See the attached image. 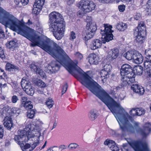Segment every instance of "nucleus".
I'll list each match as a JSON object with an SVG mask.
<instances>
[{"instance_id": "2eb2a0df", "label": "nucleus", "mask_w": 151, "mask_h": 151, "mask_svg": "<svg viewBox=\"0 0 151 151\" xmlns=\"http://www.w3.org/2000/svg\"><path fill=\"white\" fill-rule=\"evenodd\" d=\"M137 51L135 50H129L124 53L123 56L125 57L127 60H130L134 58V56L135 55Z\"/></svg>"}, {"instance_id": "7ed1b4c3", "label": "nucleus", "mask_w": 151, "mask_h": 151, "mask_svg": "<svg viewBox=\"0 0 151 151\" xmlns=\"http://www.w3.org/2000/svg\"><path fill=\"white\" fill-rule=\"evenodd\" d=\"M29 130L30 131L31 129L29 128L25 129L24 130H18V134L15 136V139L20 142V143H22L23 142H27L32 138L36 139L38 141H42L43 139L45 130L40 128L39 129L32 131L33 134H29Z\"/></svg>"}, {"instance_id": "603ef678", "label": "nucleus", "mask_w": 151, "mask_h": 151, "mask_svg": "<svg viewBox=\"0 0 151 151\" xmlns=\"http://www.w3.org/2000/svg\"><path fill=\"white\" fill-rule=\"evenodd\" d=\"M66 148V146L63 145H61L58 147L59 150L60 151L64 150Z\"/></svg>"}, {"instance_id": "37998d69", "label": "nucleus", "mask_w": 151, "mask_h": 151, "mask_svg": "<svg viewBox=\"0 0 151 151\" xmlns=\"http://www.w3.org/2000/svg\"><path fill=\"white\" fill-rule=\"evenodd\" d=\"M76 38V35L75 33L73 31L71 32L70 33L69 39L73 41Z\"/></svg>"}, {"instance_id": "774afa93", "label": "nucleus", "mask_w": 151, "mask_h": 151, "mask_svg": "<svg viewBox=\"0 0 151 151\" xmlns=\"http://www.w3.org/2000/svg\"><path fill=\"white\" fill-rule=\"evenodd\" d=\"M57 122H56V121H55V122H54L53 124V125L52 126V127L51 129V130H52L53 129L55 128L57 125Z\"/></svg>"}, {"instance_id": "e433bc0d", "label": "nucleus", "mask_w": 151, "mask_h": 151, "mask_svg": "<svg viewBox=\"0 0 151 151\" xmlns=\"http://www.w3.org/2000/svg\"><path fill=\"white\" fill-rule=\"evenodd\" d=\"M109 148L112 151H119V147L117 146L114 141L110 146Z\"/></svg>"}, {"instance_id": "052dcab7", "label": "nucleus", "mask_w": 151, "mask_h": 151, "mask_svg": "<svg viewBox=\"0 0 151 151\" xmlns=\"http://www.w3.org/2000/svg\"><path fill=\"white\" fill-rule=\"evenodd\" d=\"M84 12L83 11V12L82 11H78L77 12L78 15L80 17H81L84 14L83 13Z\"/></svg>"}, {"instance_id": "20e7f679", "label": "nucleus", "mask_w": 151, "mask_h": 151, "mask_svg": "<svg viewBox=\"0 0 151 151\" xmlns=\"http://www.w3.org/2000/svg\"><path fill=\"white\" fill-rule=\"evenodd\" d=\"M104 29L101 30L102 37L101 38L93 40L90 44V47L92 50H95L101 47L102 43H105L113 39V35L112 34V26L104 25Z\"/></svg>"}, {"instance_id": "5fc2aeb1", "label": "nucleus", "mask_w": 151, "mask_h": 151, "mask_svg": "<svg viewBox=\"0 0 151 151\" xmlns=\"http://www.w3.org/2000/svg\"><path fill=\"white\" fill-rule=\"evenodd\" d=\"M146 74L148 77H151V68L147 69L146 71Z\"/></svg>"}, {"instance_id": "dca6fc26", "label": "nucleus", "mask_w": 151, "mask_h": 151, "mask_svg": "<svg viewBox=\"0 0 151 151\" xmlns=\"http://www.w3.org/2000/svg\"><path fill=\"white\" fill-rule=\"evenodd\" d=\"M133 60L136 63L140 64L143 62V57L140 53L137 51L136 54L134 56Z\"/></svg>"}, {"instance_id": "de8ad7c7", "label": "nucleus", "mask_w": 151, "mask_h": 151, "mask_svg": "<svg viewBox=\"0 0 151 151\" xmlns=\"http://www.w3.org/2000/svg\"><path fill=\"white\" fill-rule=\"evenodd\" d=\"M68 86L67 83H66L63 86V90L62 91V95H63L66 92L68 88Z\"/></svg>"}, {"instance_id": "3c124183", "label": "nucleus", "mask_w": 151, "mask_h": 151, "mask_svg": "<svg viewBox=\"0 0 151 151\" xmlns=\"http://www.w3.org/2000/svg\"><path fill=\"white\" fill-rule=\"evenodd\" d=\"M4 133V129L2 126L0 125V139H1L3 137Z\"/></svg>"}, {"instance_id": "a878e982", "label": "nucleus", "mask_w": 151, "mask_h": 151, "mask_svg": "<svg viewBox=\"0 0 151 151\" xmlns=\"http://www.w3.org/2000/svg\"><path fill=\"white\" fill-rule=\"evenodd\" d=\"M110 74V72L104 69H102L100 72V75L102 80L107 78Z\"/></svg>"}, {"instance_id": "680f3d73", "label": "nucleus", "mask_w": 151, "mask_h": 151, "mask_svg": "<svg viewBox=\"0 0 151 151\" xmlns=\"http://www.w3.org/2000/svg\"><path fill=\"white\" fill-rule=\"evenodd\" d=\"M37 29L40 33H42L43 32V29L42 27H37Z\"/></svg>"}, {"instance_id": "79ce46f5", "label": "nucleus", "mask_w": 151, "mask_h": 151, "mask_svg": "<svg viewBox=\"0 0 151 151\" xmlns=\"http://www.w3.org/2000/svg\"><path fill=\"white\" fill-rule=\"evenodd\" d=\"M114 141L112 140H106L104 142V144L105 145H108L110 147V146L112 144Z\"/></svg>"}, {"instance_id": "6e6d98bb", "label": "nucleus", "mask_w": 151, "mask_h": 151, "mask_svg": "<svg viewBox=\"0 0 151 151\" xmlns=\"http://www.w3.org/2000/svg\"><path fill=\"white\" fill-rule=\"evenodd\" d=\"M29 0H21L20 2L23 6H25L28 4Z\"/></svg>"}, {"instance_id": "c756f323", "label": "nucleus", "mask_w": 151, "mask_h": 151, "mask_svg": "<svg viewBox=\"0 0 151 151\" xmlns=\"http://www.w3.org/2000/svg\"><path fill=\"white\" fill-rule=\"evenodd\" d=\"M45 104L48 108L50 109L53 106L54 102L52 99H48L45 102Z\"/></svg>"}, {"instance_id": "423d86ee", "label": "nucleus", "mask_w": 151, "mask_h": 151, "mask_svg": "<svg viewBox=\"0 0 151 151\" xmlns=\"http://www.w3.org/2000/svg\"><path fill=\"white\" fill-rule=\"evenodd\" d=\"M122 151H132L133 149L135 151H150L146 142L138 141L133 142L130 144L123 145Z\"/></svg>"}, {"instance_id": "6e6552de", "label": "nucleus", "mask_w": 151, "mask_h": 151, "mask_svg": "<svg viewBox=\"0 0 151 151\" xmlns=\"http://www.w3.org/2000/svg\"><path fill=\"white\" fill-rule=\"evenodd\" d=\"M86 34H83V39L86 41L90 39L94 36L97 30V27L95 22L89 23L86 25Z\"/></svg>"}, {"instance_id": "5701e85b", "label": "nucleus", "mask_w": 151, "mask_h": 151, "mask_svg": "<svg viewBox=\"0 0 151 151\" xmlns=\"http://www.w3.org/2000/svg\"><path fill=\"white\" fill-rule=\"evenodd\" d=\"M45 0H36L35 3L34 5L35 7L42 9L44 4Z\"/></svg>"}, {"instance_id": "f3484780", "label": "nucleus", "mask_w": 151, "mask_h": 151, "mask_svg": "<svg viewBox=\"0 0 151 151\" xmlns=\"http://www.w3.org/2000/svg\"><path fill=\"white\" fill-rule=\"evenodd\" d=\"M4 121L3 124L4 126L8 129H11L13 125L12 119L9 117H6L4 119Z\"/></svg>"}, {"instance_id": "412c9836", "label": "nucleus", "mask_w": 151, "mask_h": 151, "mask_svg": "<svg viewBox=\"0 0 151 151\" xmlns=\"http://www.w3.org/2000/svg\"><path fill=\"white\" fill-rule=\"evenodd\" d=\"M98 116L96 111L94 109L91 110L89 114V118L92 121L94 120Z\"/></svg>"}, {"instance_id": "72a5a7b5", "label": "nucleus", "mask_w": 151, "mask_h": 151, "mask_svg": "<svg viewBox=\"0 0 151 151\" xmlns=\"http://www.w3.org/2000/svg\"><path fill=\"white\" fill-rule=\"evenodd\" d=\"M145 11L148 14H151V0L148 1Z\"/></svg>"}, {"instance_id": "f03ea898", "label": "nucleus", "mask_w": 151, "mask_h": 151, "mask_svg": "<svg viewBox=\"0 0 151 151\" xmlns=\"http://www.w3.org/2000/svg\"><path fill=\"white\" fill-rule=\"evenodd\" d=\"M49 29L53 32L56 39L60 40L64 36L65 29L62 16L59 13L53 12L49 14Z\"/></svg>"}, {"instance_id": "c85d7f7f", "label": "nucleus", "mask_w": 151, "mask_h": 151, "mask_svg": "<svg viewBox=\"0 0 151 151\" xmlns=\"http://www.w3.org/2000/svg\"><path fill=\"white\" fill-rule=\"evenodd\" d=\"M17 46V42L16 40H12L10 41L9 43L7 45L8 47L9 48H14Z\"/></svg>"}, {"instance_id": "7c9ffc66", "label": "nucleus", "mask_w": 151, "mask_h": 151, "mask_svg": "<svg viewBox=\"0 0 151 151\" xmlns=\"http://www.w3.org/2000/svg\"><path fill=\"white\" fill-rule=\"evenodd\" d=\"M144 68L146 69H149L151 68V60H150L147 59L144 63Z\"/></svg>"}, {"instance_id": "9b49d317", "label": "nucleus", "mask_w": 151, "mask_h": 151, "mask_svg": "<svg viewBox=\"0 0 151 151\" xmlns=\"http://www.w3.org/2000/svg\"><path fill=\"white\" fill-rule=\"evenodd\" d=\"M21 84L23 89L28 95L32 96L34 93V91L30 83L22 78Z\"/></svg>"}, {"instance_id": "c03bdc74", "label": "nucleus", "mask_w": 151, "mask_h": 151, "mask_svg": "<svg viewBox=\"0 0 151 151\" xmlns=\"http://www.w3.org/2000/svg\"><path fill=\"white\" fill-rule=\"evenodd\" d=\"M19 100L18 97L16 95L13 96L12 97L11 101L13 103H17Z\"/></svg>"}, {"instance_id": "bf43d9fd", "label": "nucleus", "mask_w": 151, "mask_h": 151, "mask_svg": "<svg viewBox=\"0 0 151 151\" xmlns=\"http://www.w3.org/2000/svg\"><path fill=\"white\" fill-rule=\"evenodd\" d=\"M86 22H87V24L88 23L91 22L93 23L94 22H92L91 20V18L90 16H87L86 17Z\"/></svg>"}, {"instance_id": "473e14b6", "label": "nucleus", "mask_w": 151, "mask_h": 151, "mask_svg": "<svg viewBox=\"0 0 151 151\" xmlns=\"http://www.w3.org/2000/svg\"><path fill=\"white\" fill-rule=\"evenodd\" d=\"M29 67L31 70H33L36 72L40 68L37 65V63H32L30 65Z\"/></svg>"}, {"instance_id": "aec40b11", "label": "nucleus", "mask_w": 151, "mask_h": 151, "mask_svg": "<svg viewBox=\"0 0 151 151\" xmlns=\"http://www.w3.org/2000/svg\"><path fill=\"white\" fill-rule=\"evenodd\" d=\"M116 27L118 30L123 31L127 29V24L125 23L119 22L117 24Z\"/></svg>"}, {"instance_id": "e2e57ef3", "label": "nucleus", "mask_w": 151, "mask_h": 151, "mask_svg": "<svg viewBox=\"0 0 151 151\" xmlns=\"http://www.w3.org/2000/svg\"><path fill=\"white\" fill-rule=\"evenodd\" d=\"M140 17V15L139 14H137L135 15L134 17V19L137 20H138L139 19Z\"/></svg>"}, {"instance_id": "4d7b16f0", "label": "nucleus", "mask_w": 151, "mask_h": 151, "mask_svg": "<svg viewBox=\"0 0 151 151\" xmlns=\"http://www.w3.org/2000/svg\"><path fill=\"white\" fill-rule=\"evenodd\" d=\"M5 37V35L4 31L2 29H0V38L3 39Z\"/></svg>"}, {"instance_id": "bb28decb", "label": "nucleus", "mask_w": 151, "mask_h": 151, "mask_svg": "<svg viewBox=\"0 0 151 151\" xmlns=\"http://www.w3.org/2000/svg\"><path fill=\"white\" fill-rule=\"evenodd\" d=\"M35 113L34 109L29 110L27 112V116L29 119H32L34 117Z\"/></svg>"}, {"instance_id": "b1692460", "label": "nucleus", "mask_w": 151, "mask_h": 151, "mask_svg": "<svg viewBox=\"0 0 151 151\" xmlns=\"http://www.w3.org/2000/svg\"><path fill=\"white\" fill-rule=\"evenodd\" d=\"M14 139L15 141H17V142H18V144L20 145V147L22 149L23 148V149L26 150H28L29 149L31 148L30 145L29 144L27 143L25 145H24V144L26 142H23L22 143H20V142H19V141L15 140V137L14 138Z\"/></svg>"}, {"instance_id": "4be33fe9", "label": "nucleus", "mask_w": 151, "mask_h": 151, "mask_svg": "<svg viewBox=\"0 0 151 151\" xmlns=\"http://www.w3.org/2000/svg\"><path fill=\"white\" fill-rule=\"evenodd\" d=\"M6 68L7 70H9L10 71L13 70L14 71H17L19 69V68L17 66L9 63H7L6 64Z\"/></svg>"}, {"instance_id": "9d476101", "label": "nucleus", "mask_w": 151, "mask_h": 151, "mask_svg": "<svg viewBox=\"0 0 151 151\" xmlns=\"http://www.w3.org/2000/svg\"><path fill=\"white\" fill-rule=\"evenodd\" d=\"M134 128L137 133L140 134L143 137L147 136L151 131V124L150 123H146L143 126V129L139 126V124L137 122L134 123Z\"/></svg>"}, {"instance_id": "49530a36", "label": "nucleus", "mask_w": 151, "mask_h": 151, "mask_svg": "<svg viewBox=\"0 0 151 151\" xmlns=\"http://www.w3.org/2000/svg\"><path fill=\"white\" fill-rule=\"evenodd\" d=\"M0 57L2 59H4L5 58V56L3 50V48L1 47H0Z\"/></svg>"}, {"instance_id": "a18cd8bd", "label": "nucleus", "mask_w": 151, "mask_h": 151, "mask_svg": "<svg viewBox=\"0 0 151 151\" xmlns=\"http://www.w3.org/2000/svg\"><path fill=\"white\" fill-rule=\"evenodd\" d=\"M121 84L122 85H121L116 87L115 88H113V91L114 92V93H116L115 92L120 90L121 88H122L123 86H124L122 85V83H121Z\"/></svg>"}, {"instance_id": "8fccbe9b", "label": "nucleus", "mask_w": 151, "mask_h": 151, "mask_svg": "<svg viewBox=\"0 0 151 151\" xmlns=\"http://www.w3.org/2000/svg\"><path fill=\"white\" fill-rule=\"evenodd\" d=\"M125 6L124 5H120L118 6V9L120 12H123L125 9Z\"/></svg>"}, {"instance_id": "4468645a", "label": "nucleus", "mask_w": 151, "mask_h": 151, "mask_svg": "<svg viewBox=\"0 0 151 151\" xmlns=\"http://www.w3.org/2000/svg\"><path fill=\"white\" fill-rule=\"evenodd\" d=\"M119 51L117 48L110 50L108 52V56L112 60L116 58L119 55Z\"/></svg>"}, {"instance_id": "1a4fd4ad", "label": "nucleus", "mask_w": 151, "mask_h": 151, "mask_svg": "<svg viewBox=\"0 0 151 151\" xmlns=\"http://www.w3.org/2000/svg\"><path fill=\"white\" fill-rule=\"evenodd\" d=\"M77 6L83 12H88L94 9L95 5L92 1L82 0L77 4Z\"/></svg>"}, {"instance_id": "69168bd1", "label": "nucleus", "mask_w": 151, "mask_h": 151, "mask_svg": "<svg viewBox=\"0 0 151 151\" xmlns=\"http://www.w3.org/2000/svg\"><path fill=\"white\" fill-rule=\"evenodd\" d=\"M54 148H58V147L56 146H54L52 147H51L48 149L46 151H54L52 149Z\"/></svg>"}, {"instance_id": "f8f14e48", "label": "nucleus", "mask_w": 151, "mask_h": 151, "mask_svg": "<svg viewBox=\"0 0 151 151\" xmlns=\"http://www.w3.org/2000/svg\"><path fill=\"white\" fill-rule=\"evenodd\" d=\"M131 89L133 91L139 95H142L145 92L144 88L142 86L139 85L137 84L134 83L131 87Z\"/></svg>"}, {"instance_id": "09e8293b", "label": "nucleus", "mask_w": 151, "mask_h": 151, "mask_svg": "<svg viewBox=\"0 0 151 151\" xmlns=\"http://www.w3.org/2000/svg\"><path fill=\"white\" fill-rule=\"evenodd\" d=\"M115 0H99V1L102 3H111Z\"/></svg>"}, {"instance_id": "0eeeda50", "label": "nucleus", "mask_w": 151, "mask_h": 151, "mask_svg": "<svg viewBox=\"0 0 151 151\" xmlns=\"http://www.w3.org/2000/svg\"><path fill=\"white\" fill-rule=\"evenodd\" d=\"M145 24L143 21H141L139 24L137 28L134 31L133 35L135 37V41L140 44L144 42L146 35Z\"/></svg>"}, {"instance_id": "cd10ccee", "label": "nucleus", "mask_w": 151, "mask_h": 151, "mask_svg": "<svg viewBox=\"0 0 151 151\" xmlns=\"http://www.w3.org/2000/svg\"><path fill=\"white\" fill-rule=\"evenodd\" d=\"M145 57L147 59L150 60L151 61V49L148 48L145 51Z\"/></svg>"}, {"instance_id": "c9c22d12", "label": "nucleus", "mask_w": 151, "mask_h": 151, "mask_svg": "<svg viewBox=\"0 0 151 151\" xmlns=\"http://www.w3.org/2000/svg\"><path fill=\"white\" fill-rule=\"evenodd\" d=\"M145 112V110L142 108H137V115L140 116L144 115Z\"/></svg>"}, {"instance_id": "ddd939ff", "label": "nucleus", "mask_w": 151, "mask_h": 151, "mask_svg": "<svg viewBox=\"0 0 151 151\" xmlns=\"http://www.w3.org/2000/svg\"><path fill=\"white\" fill-rule=\"evenodd\" d=\"M89 62L91 65H97L100 61L99 57L94 53L90 54L88 57Z\"/></svg>"}, {"instance_id": "393cba45", "label": "nucleus", "mask_w": 151, "mask_h": 151, "mask_svg": "<svg viewBox=\"0 0 151 151\" xmlns=\"http://www.w3.org/2000/svg\"><path fill=\"white\" fill-rule=\"evenodd\" d=\"M134 71L137 75H142L143 71V68L140 66H138L134 68Z\"/></svg>"}, {"instance_id": "58836bf2", "label": "nucleus", "mask_w": 151, "mask_h": 151, "mask_svg": "<svg viewBox=\"0 0 151 151\" xmlns=\"http://www.w3.org/2000/svg\"><path fill=\"white\" fill-rule=\"evenodd\" d=\"M35 7L36 6H35V5H33L32 13L37 15L39 14L41 9Z\"/></svg>"}, {"instance_id": "4c0bfd02", "label": "nucleus", "mask_w": 151, "mask_h": 151, "mask_svg": "<svg viewBox=\"0 0 151 151\" xmlns=\"http://www.w3.org/2000/svg\"><path fill=\"white\" fill-rule=\"evenodd\" d=\"M104 70L110 73L111 69V66L110 64H106L104 66Z\"/></svg>"}, {"instance_id": "ea45409f", "label": "nucleus", "mask_w": 151, "mask_h": 151, "mask_svg": "<svg viewBox=\"0 0 151 151\" xmlns=\"http://www.w3.org/2000/svg\"><path fill=\"white\" fill-rule=\"evenodd\" d=\"M130 114L133 116L137 115V108L132 109L129 112Z\"/></svg>"}, {"instance_id": "39448f33", "label": "nucleus", "mask_w": 151, "mask_h": 151, "mask_svg": "<svg viewBox=\"0 0 151 151\" xmlns=\"http://www.w3.org/2000/svg\"><path fill=\"white\" fill-rule=\"evenodd\" d=\"M132 67L128 64H125L122 65L120 70L122 84L124 86H127L134 83L135 81V75L131 73L132 70Z\"/></svg>"}, {"instance_id": "338daca9", "label": "nucleus", "mask_w": 151, "mask_h": 151, "mask_svg": "<svg viewBox=\"0 0 151 151\" xmlns=\"http://www.w3.org/2000/svg\"><path fill=\"white\" fill-rule=\"evenodd\" d=\"M68 4L70 5L71 4L75 1V0H66Z\"/></svg>"}, {"instance_id": "13d9d810", "label": "nucleus", "mask_w": 151, "mask_h": 151, "mask_svg": "<svg viewBox=\"0 0 151 151\" xmlns=\"http://www.w3.org/2000/svg\"><path fill=\"white\" fill-rule=\"evenodd\" d=\"M75 55L80 60L83 57L82 55L78 52H76Z\"/></svg>"}, {"instance_id": "f704fd0d", "label": "nucleus", "mask_w": 151, "mask_h": 151, "mask_svg": "<svg viewBox=\"0 0 151 151\" xmlns=\"http://www.w3.org/2000/svg\"><path fill=\"white\" fill-rule=\"evenodd\" d=\"M36 73L40 75L42 78H45L46 77L45 73L40 68L36 72Z\"/></svg>"}, {"instance_id": "0e129e2a", "label": "nucleus", "mask_w": 151, "mask_h": 151, "mask_svg": "<svg viewBox=\"0 0 151 151\" xmlns=\"http://www.w3.org/2000/svg\"><path fill=\"white\" fill-rule=\"evenodd\" d=\"M27 100V98L26 96H22L21 98L22 102H25Z\"/></svg>"}, {"instance_id": "f257e3e1", "label": "nucleus", "mask_w": 151, "mask_h": 151, "mask_svg": "<svg viewBox=\"0 0 151 151\" xmlns=\"http://www.w3.org/2000/svg\"><path fill=\"white\" fill-rule=\"evenodd\" d=\"M2 16L5 18L4 22L7 27L32 42L31 46H38L56 59L47 66L45 69L46 72L51 73L57 72L60 64L71 74V61H70L68 56L57 43L46 36L42 38L35 35L33 29L25 26L14 16L0 7V17Z\"/></svg>"}, {"instance_id": "864d4df0", "label": "nucleus", "mask_w": 151, "mask_h": 151, "mask_svg": "<svg viewBox=\"0 0 151 151\" xmlns=\"http://www.w3.org/2000/svg\"><path fill=\"white\" fill-rule=\"evenodd\" d=\"M38 143L37 142H35L34 143H33L31 147V148H30L29 150H32V151L33 150L34 148H35V147L37 145H38Z\"/></svg>"}, {"instance_id": "2f4dec72", "label": "nucleus", "mask_w": 151, "mask_h": 151, "mask_svg": "<svg viewBox=\"0 0 151 151\" xmlns=\"http://www.w3.org/2000/svg\"><path fill=\"white\" fill-rule=\"evenodd\" d=\"M79 145L76 143H71L70 144L68 147V148L69 150H73L76 148H78Z\"/></svg>"}, {"instance_id": "a211bd4d", "label": "nucleus", "mask_w": 151, "mask_h": 151, "mask_svg": "<svg viewBox=\"0 0 151 151\" xmlns=\"http://www.w3.org/2000/svg\"><path fill=\"white\" fill-rule=\"evenodd\" d=\"M35 85L41 88H44L46 87V84L42 81L38 79H36L34 81Z\"/></svg>"}, {"instance_id": "6ab92c4d", "label": "nucleus", "mask_w": 151, "mask_h": 151, "mask_svg": "<svg viewBox=\"0 0 151 151\" xmlns=\"http://www.w3.org/2000/svg\"><path fill=\"white\" fill-rule=\"evenodd\" d=\"M21 107L23 106L28 111L33 108V105L32 103L30 101H28L25 102L24 103H22L21 104Z\"/></svg>"}, {"instance_id": "a19ab883", "label": "nucleus", "mask_w": 151, "mask_h": 151, "mask_svg": "<svg viewBox=\"0 0 151 151\" xmlns=\"http://www.w3.org/2000/svg\"><path fill=\"white\" fill-rule=\"evenodd\" d=\"M11 111L13 113L17 114H19L20 110L17 108H14L11 109Z\"/></svg>"}]
</instances>
